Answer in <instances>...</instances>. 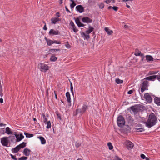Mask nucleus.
<instances>
[{"instance_id":"ddd939ff","label":"nucleus","mask_w":160,"mask_h":160,"mask_svg":"<svg viewBox=\"0 0 160 160\" xmlns=\"http://www.w3.org/2000/svg\"><path fill=\"white\" fill-rule=\"evenodd\" d=\"M126 143L127 146V148L128 149H131L133 148V145L131 142L129 141H127L126 142Z\"/></svg>"},{"instance_id":"4c0bfd02","label":"nucleus","mask_w":160,"mask_h":160,"mask_svg":"<svg viewBox=\"0 0 160 160\" xmlns=\"http://www.w3.org/2000/svg\"><path fill=\"white\" fill-rule=\"evenodd\" d=\"M81 145V143H80V142H77L75 143V146L76 147H78L80 146Z\"/></svg>"},{"instance_id":"603ef678","label":"nucleus","mask_w":160,"mask_h":160,"mask_svg":"<svg viewBox=\"0 0 160 160\" xmlns=\"http://www.w3.org/2000/svg\"><path fill=\"white\" fill-rule=\"evenodd\" d=\"M140 157L143 159H144L145 158H146L145 156L143 154H141Z\"/></svg>"},{"instance_id":"f257e3e1","label":"nucleus","mask_w":160,"mask_h":160,"mask_svg":"<svg viewBox=\"0 0 160 160\" xmlns=\"http://www.w3.org/2000/svg\"><path fill=\"white\" fill-rule=\"evenodd\" d=\"M157 121L156 116L154 113H152L149 115L147 121L145 122V123L147 127L150 128L156 124Z\"/></svg>"},{"instance_id":"79ce46f5","label":"nucleus","mask_w":160,"mask_h":160,"mask_svg":"<svg viewBox=\"0 0 160 160\" xmlns=\"http://www.w3.org/2000/svg\"><path fill=\"white\" fill-rule=\"evenodd\" d=\"M70 25L71 26V28L75 27L74 23L72 20H71L70 22Z\"/></svg>"},{"instance_id":"3c124183","label":"nucleus","mask_w":160,"mask_h":160,"mask_svg":"<svg viewBox=\"0 0 160 160\" xmlns=\"http://www.w3.org/2000/svg\"><path fill=\"white\" fill-rule=\"evenodd\" d=\"M115 160H122L119 157L117 156H115L114 158Z\"/></svg>"},{"instance_id":"ea45409f","label":"nucleus","mask_w":160,"mask_h":160,"mask_svg":"<svg viewBox=\"0 0 160 160\" xmlns=\"http://www.w3.org/2000/svg\"><path fill=\"white\" fill-rule=\"evenodd\" d=\"M53 44L55 43L56 44H59L61 43V42L60 41L58 40H53Z\"/></svg>"},{"instance_id":"f704fd0d","label":"nucleus","mask_w":160,"mask_h":160,"mask_svg":"<svg viewBox=\"0 0 160 160\" xmlns=\"http://www.w3.org/2000/svg\"><path fill=\"white\" fill-rule=\"evenodd\" d=\"M8 138H10V140L12 142H13L15 139V136H9Z\"/></svg>"},{"instance_id":"f3484780","label":"nucleus","mask_w":160,"mask_h":160,"mask_svg":"<svg viewBox=\"0 0 160 160\" xmlns=\"http://www.w3.org/2000/svg\"><path fill=\"white\" fill-rule=\"evenodd\" d=\"M66 95L67 97L68 102L69 103H70L71 101L70 95L69 92H67L66 93Z\"/></svg>"},{"instance_id":"473e14b6","label":"nucleus","mask_w":160,"mask_h":160,"mask_svg":"<svg viewBox=\"0 0 160 160\" xmlns=\"http://www.w3.org/2000/svg\"><path fill=\"white\" fill-rule=\"evenodd\" d=\"M111 2H112V3H114L115 2V0H106L104 2L107 4Z\"/></svg>"},{"instance_id":"4be33fe9","label":"nucleus","mask_w":160,"mask_h":160,"mask_svg":"<svg viewBox=\"0 0 160 160\" xmlns=\"http://www.w3.org/2000/svg\"><path fill=\"white\" fill-rule=\"evenodd\" d=\"M6 133L8 134H14V132L11 131L10 128L8 127L6 128Z\"/></svg>"},{"instance_id":"6e6d98bb","label":"nucleus","mask_w":160,"mask_h":160,"mask_svg":"<svg viewBox=\"0 0 160 160\" xmlns=\"http://www.w3.org/2000/svg\"><path fill=\"white\" fill-rule=\"evenodd\" d=\"M43 22L45 24V25L44 26V27L43 28V29L45 30H46L47 29V28L46 27V24L45 23V22Z\"/></svg>"},{"instance_id":"423d86ee","label":"nucleus","mask_w":160,"mask_h":160,"mask_svg":"<svg viewBox=\"0 0 160 160\" xmlns=\"http://www.w3.org/2000/svg\"><path fill=\"white\" fill-rule=\"evenodd\" d=\"M14 134L16 138V142H19L24 138V136L22 133H21L19 135L18 134H16V132H14Z\"/></svg>"},{"instance_id":"680f3d73","label":"nucleus","mask_w":160,"mask_h":160,"mask_svg":"<svg viewBox=\"0 0 160 160\" xmlns=\"http://www.w3.org/2000/svg\"><path fill=\"white\" fill-rule=\"evenodd\" d=\"M54 95H55V98L56 99H57V93H56V92L55 91H54Z\"/></svg>"},{"instance_id":"0eeeda50","label":"nucleus","mask_w":160,"mask_h":160,"mask_svg":"<svg viewBox=\"0 0 160 160\" xmlns=\"http://www.w3.org/2000/svg\"><path fill=\"white\" fill-rule=\"evenodd\" d=\"M144 98L145 99L146 101L148 103H151L152 99L150 95L148 93H145L144 96Z\"/></svg>"},{"instance_id":"cd10ccee","label":"nucleus","mask_w":160,"mask_h":160,"mask_svg":"<svg viewBox=\"0 0 160 160\" xmlns=\"http://www.w3.org/2000/svg\"><path fill=\"white\" fill-rule=\"evenodd\" d=\"M45 124H47V125L46 126V128L48 129L49 128L51 127V122L50 121H48L47 122H44Z\"/></svg>"},{"instance_id":"6e6552de","label":"nucleus","mask_w":160,"mask_h":160,"mask_svg":"<svg viewBox=\"0 0 160 160\" xmlns=\"http://www.w3.org/2000/svg\"><path fill=\"white\" fill-rule=\"evenodd\" d=\"M49 35H56L60 34V32L58 30H55L53 29H51L49 32Z\"/></svg>"},{"instance_id":"1a4fd4ad","label":"nucleus","mask_w":160,"mask_h":160,"mask_svg":"<svg viewBox=\"0 0 160 160\" xmlns=\"http://www.w3.org/2000/svg\"><path fill=\"white\" fill-rule=\"evenodd\" d=\"M82 21L86 23H90L92 22V20L88 17H84L82 19Z\"/></svg>"},{"instance_id":"f03ea898","label":"nucleus","mask_w":160,"mask_h":160,"mask_svg":"<svg viewBox=\"0 0 160 160\" xmlns=\"http://www.w3.org/2000/svg\"><path fill=\"white\" fill-rule=\"evenodd\" d=\"M117 123L118 126L120 127H122L125 125V122L122 116L120 115L118 117Z\"/></svg>"},{"instance_id":"2f4dec72","label":"nucleus","mask_w":160,"mask_h":160,"mask_svg":"<svg viewBox=\"0 0 160 160\" xmlns=\"http://www.w3.org/2000/svg\"><path fill=\"white\" fill-rule=\"evenodd\" d=\"M116 82L117 84H121L122 83L123 81L118 78L116 79Z\"/></svg>"},{"instance_id":"8fccbe9b","label":"nucleus","mask_w":160,"mask_h":160,"mask_svg":"<svg viewBox=\"0 0 160 160\" xmlns=\"http://www.w3.org/2000/svg\"><path fill=\"white\" fill-rule=\"evenodd\" d=\"M51 51H53L54 52L56 51H60V49H51Z\"/></svg>"},{"instance_id":"de8ad7c7","label":"nucleus","mask_w":160,"mask_h":160,"mask_svg":"<svg viewBox=\"0 0 160 160\" xmlns=\"http://www.w3.org/2000/svg\"><path fill=\"white\" fill-rule=\"evenodd\" d=\"M147 89H148V88L141 87V92H142V93L145 90H147Z\"/></svg>"},{"instance_id":"c85d7f7f","label":"nucleus","mask_w":160,"mask_h":160,"mask_svg":"<svg viewBox=\"0 0 160 160\" xmlns=\"http://www.w3.org/2000/svg\"><path fill=\"white\" fill-rule=\"evenodd\" d=\"M24 134L26 136L27 138H31L33 136V134L28 133L26 132H24Z\"/></svg>"},{"instance_id":"393cba45","label":"nucleus","mask_w":160,"mask_h":160,"mask_svg":"<svg viewBox=\"0 0 160 160\" xmlns=\"http://www.w3.org/2000/svg\"><path fill=\"white\" fill-rule=\"evenodd\" d=\"M148 82L147 81H144L142 82V87L148 88Z\"/></svg>"},{"instance_id":"bf43d9fd","label":"nucleus","mask_w":160,"mask_h":160,"mask_svg":"<svg viewBox=\"0 0 160 160\" xmlns=\"http://www.w3.org/2000/svg\"><path fill=\"white\" fill-rule=\"evenodd\" d=\"M65 8L66 11L67 12H68L69 13H70V11L68 10V8H67V7L66 6H65Z\"/></svg>"},{"instance_id":"a18cd8bd","label":"nucleus","mask_w":160,"mask_h":160,"mask_svg":"<svg viewBox=\"0 0 160 160\" xmlns=\"http://www.w3.org/2000/svg\"><path fill=\"white\" fill-rule=\"evenodd\" d=\"M104 6L103 3H101L99 5V8H100L102 9L104 8Z\"/></svg>"},{"instance_id":"c756f323","label":"nucleus","mask_w":160,"mask_h":160,"mask_svg":"<svg viewBox=\"0 0 160 160\" xmlns=\"http://www.w3.org/2000/svg\"><path fill=\"white\" fill-rule=\"evenodd\" d=\"M57 59V58L53 55H52L51 57L50 60L51 61L55 62Z\"/></svg>"},{"instance_id":"37998d69","label":"nucleus","mask_w":160,"mask_h":160,"mask_svg":"<svg viewBox=\"0 0 160 160\" xmlns=\"http://www.w3.org/2000/svg\"><path fill=\"white\" fill-rule=\"evenodd\" d=\"M71 28L72 29L74 32H77L78 31V30L75 27H73L72 28Z\"/></svg>"},{"instance_id":"39448f33","label":"nucleus","mask_w":160,"mask_h":160,"mask_svg":"<svg viewBox=\"0 0 160 160\" xmlns=\"http://www.w3.org/2000/svg\"><path fill=\"white\" fill-rule=\"evenodd\" d=\"M8 138L7 137H3L1 139V142L3 146H8L9 142Z\"/></svg>"},{"instance_id":"6ab92c4d","label":"nucleus","mask_w":160,"mask_h":160,"mask_svg":"<svg viewBox=\"0 0 160 160\" xmlns=\"http://www.w3.org/2000/svg\"><path fill=\"white\" fill-rule=\"evenodd\" d=\"M38 138L40 139L42 144H44L46 143V141L45 138L42 136L38 137Z\"/></svg>"},{"instance_id":"5fc2aeb1","label":"nucleus","mask_w":160,"mask_h":160,"mask_svg":"<svg viewBox=\"0 0 160 160\" xmlns=\"http://www.w3.org/2000/svg\"><path fill=\"white\" fill-rule=\"evenodd\" d=\"M133 92V90H130L128 92V93L129 94H132Z\"/></svg>"},{"instance_id":"e2e57ef3","label":"nucleus","mask_w":160,"mask_h":160,"mask_svg":"<svg viewBox=\"0 0 160 160\" xmlns=\"http://www.w3.org/2000/svg\"><path fill=\"white\" fill-rule=\"evenodd\" d=\"M57 117L59 118L60 120L61 119V117L60 115L58 114V113H57Z\"/></svg>"},{"instance_id":"412c9836","label":"nucleus","mask_w":160,"mask_h":160,"mask_svg":"<svg viewBox=\"0 0 160 160\" xmlns=\"http://www.w3.org/2000/svg\"><path fill=\"white\" fill-rule=\"evenodd\" d=\"M20 150V149L19 147L17 146L16 147L12 149V151L14 153H16L18 152Z\"/></svg>"},{"instance_id":"e433bc0d","label":"nucleus","mask_w":160,"mask_h":160,"mask_svg":"<svg viewBox=\"0 0 160 160\" xmlns=\"http://www.w3.org/2000/svg\"><path fill=\"white\" fill-rule=\"evenodd\" d=\"M136 129L137 131L139 132H142L144 131V128H136Z\"/></svg>"},{"instance_id":"7ed1b4c3","label":"nucleus","mask_w":160,"mask_h":160,"mask_svg":"<svg viewBox=\"0 0 160 160\" xmlns=\"http://www.w3.org/2000/svg\"><path fill=\"white\" fill-rule=\"evenodd\" d=\"M88 108V106L86 105H83L81 108L76 109V114L75 115H77L78 113H80L81 114H83L86 112Z\"/></svg>"},{"instance_id":"c9c22d12","label":"nucleus","mask_w":160,"mask_h":160,"mask_svg":"<svg viewBox=\"0 0 160 160\" xmlns=\"http://www.w3.org/2000/svg\"><path fill=\"white\" fill-rule=\"evenodd\" d=\"M28 158L27 157L23 156L19 158L18 160H26Z\"/></svg>"},{"instance_id":"72a5a7b5","label":"nucleus","mask_w":160,"mask_h":160,"mask_svg":"<svg viewBox=\"0 0 160 160\" xmlns=\"http://www.w3.org/2000/svg\"><path fill=\"white\" fill-rule=\"evenodd\" d=\"M108 145L109 147V149L110 150H112V149L113 147L112 146V143L111 142H109L108 143Z\"/></svg>"},{"instance_id":"9b49d317","label":"nucleus","mask_w":160,"mask_h":160,"mask_svg":"<svg viewBox=\"0 0 160 160\" xmlns=\"http://www.w3.org/2000/svg\"><path fill=\"white\" fill-rule=\"evenodd\" d=\"M31 150L28 148H25L23 151V153L26 156H28L30 154Z\"/></svg>"},{"instance_id":"c03bdc74","label":"nucleus","mask_w":160,"mask_h":160,"mask_svg":"<svg viewBox=\"0 0 160 160\" xmlns=\"http://www.w3.org/2000/svg\"><path fill=\"white\" fill-rule=\"evenodd\" d=\"M10 155L11 156V158L14 160H17V159L15 156H14L12 154H10Z\"/></svg>"},{"instance_id":"052dcab7","label":"nucleus","mask_w":160,"mask_h":160,"mask_svg":"<svg viewBox=\"0 0 160 160\" xmlns=\"http://www.w3.org/2000/svg\"><path fill=\"white\" fill-rule=\"evenodd\" d=\"M157 79L160 81V74L157 75Z\"/></svg>"},{"instance_id":"a878e982","label":"nucleus","mask_w":160,"mask_h":160,"mask_svg":"<svg viewBox=\"0 0 160 160\" xmlns=\"http://www.w3.org/2000/svg\"><path fill=\"white\" fill-rule=\"evenodd\" d=\"M26 143L25 142H23L22 143L20 144L19 145H18L20 149L22 148H23L26 146Z\"/></svg>"},{"instance_id":"4d7b16f0","label":"nucleus","mask_w":160,"mask_h":160,"mask_svg":"<svg viewBox=\"0 0 160 160\" xmlns=\"http://www.w3.org/2000/svg\"><path fill=\"white\" fill-rule=\"evenodd\" d=\"M3 95L2 90H0V96L1 97H2Z\"/></svg>"},{"instance_id":"2eb2a0df","label":"nucleus","mask_w":160,"mask_h":160,"mask_svg":"<svg viewBox=\"0 0 160 160\" xmlns=\"http://www.w3.org/2000/svg\"><path fill=\"white\" fill-rule=\"evenodd\" d=\"M134 55L136 56H141L143 57L144 54L143 53H141V52L139 51L138 49H136L134 53Z\"/></svg>"},{"instance_id":"0e129e2a","label":"nucleus","mask_w":160,"mask_h":160,"mask_svg":"<svg viewBox=\"0 0 160 160\" xmlns=\"http://www.w3.org/2000/svg\"><path fill=\"white\" fill-rule=\"evenodd\" d=\"M56 16H57L58 17H59L60 16L59 15V13L57 12L56 13Z\"/></svg>"},{"instance_id":"bb28decb","label":"nucleus","mask_w":160,"mask_h":160,"mask_svg":"<svg viewBox=\"0 0 160 160\" xmlns=\"http://www.w3.org/2000/svg\"><path fill=\"white\" fill-rule=\"evenodd\" d=\"M131 110L134 113H137L138 112V109L135 106H132L130 108Z\"/></svg>"},{"instance_id":"a19ab883","label":"nucleus","mask_w":160,"mask_h":160,"mask_svg":"<svg viewBox=\"0 0 160 160\" xmlns=\"http://www.w3.org/2000/svg\"><path fill=\"white\" fill-rule=\"evenodd\" d=\"M76 5V4L74 2H73L72 4H71L70 5V8L71 9H72Z\"/></svg>"},{"instance_id":"864d4df0","label":"nucleus","mask_w":160,"mask_h":160,"mask_svg":"<svg viewBox=\"0 0 160 160\" xmlns=\"http://www.w3.org/2000/svg\"><path fill=\"white\" fill-rule=\"evenodd\" d=\"M144 79H146L148 80H151V76H149L145 78Z\"/></svg>"},{"instance_id":"9d476101","label":"nucleus","mask_w":160,"mask_h":160,"mask_svg":"<svg viewBox=\"0 0 160 160\" xmlns=\"http://www.w3.org/2000/svg\"><path fill=\"white\" fill-rule=\"evenodd\" d=\"M77 11L80 13H82L84 11V8L81 5H78L76 7Z\"/></svg>"},{"instance_id":"5701e85b","label":"nucleus","mask_w":160,"mask_h":160,"mask_svg":"<svg viewBox=\"0 0 160 160\" xmlns=\"http://www.w3.org/2000/svg\"><path fill=\"white\" fill-rule=\"evenodd\" d=\"M104 29L108 35H112L113 33V31L109 29L108 28H105Z\"/></svg>"},{"instance_id":"a211bd4d","label":"nucleus","mask_w":160,"mask_h":160,"mask_svg":"<svg viewBox=\"0 0 160 160\" xmlns=\"http://www.w3.org/2000/svg\"><path fill=\"white\" fill-rule=\"evenodd\" d=\"M93 29L94 28H93L91 26H89V29L85 32L87 34L89 35V33L92 32Z\"/></svg>"},{"instance_id":"13d9d810","label":"nucleus","mask_w":160,"mask_h":160,"mask_svg":"<svg viewBox=\"0 0 160 160\" xmlns=\"http://www.w3.org/2000/svg\"><path fill=\"white\" fill-rule=\"evenodd\" d=\"M43 122H47V118H46V116H45L44 118H43Z\"/></svg>"},{"instance_id":"b1692460","label":"nucleus","mask_w":160,"mask_h":160,"mask_svg":"<svg viewBox=\"0 0 160 160\" xmlns=\"http://www.w3.org/2000/svg\"><path fill=\"white\" fill-rule=\"evenodd\" d=\"M45 39L46 40L47 44L48 46H51L52 44H53V40H52L50 39H47L46 38H45Z\"/></svg>"},{"instance_id":"09e8293b","label":"nucleus","mask_w":160,"mask_h":160,"mask_svg":"<svg viewBox=\"0 0 160 160\" xmlns=\"http://www.w3.org/2000/svg\"><path fill=\"white\" fill-rule=\"evenodd\" d=\"M65 46L68 48H70L71 47V46L69 44L68 42H67V44H65Z\"/></svg>"},{"instance_id":"774afa93","label":"nucleus","mask_w":160,"mask_h":160,"mask_svg":"<svg viewBox=\"0 0 160 160\" xmlns=\"http://www.w3.org/2000/svg\"><path fill=\"white\" fill-rule=\"evenodd\" d=\"M145 159H146V160H149L150 159V158L147 157H146V158H145Z\"/></svg>"},{"instance_id":"7c9ffc66","label":"nucleus","mask_w":160,"mask_h":160,"mask_svg":"<svg viewBox=\"0 0 160 160\" xmlns=\"http://www.w3.org/2000/svg\"><path fill=\"white\" fill-rule=\"evenodd\" d=\"M75 22L77 25L79 27V25L81 24V23L79 19L78 18H77L75 19Z\"/></svg>"},{"instance_id":"338daca9","label":"nucleus","mask_w":160,"mask_h":160,"mask_svg":"<svg viewBox=\"0 0 160 160\" xmlns=\"http://www.w3.org/2000/svg\"><path fill=\"white\" fill-rule=\"evenodd\" d=\"M6 125L5 124H3V123H0V127H2L3 126H5Z\"/></svg>"},{"instance_id":"aec40b11","label":"nucleus","mask_w":160,"mask_h":160,"mask_svg":"<svg viewBox=\"0 0 160 160\" xmlns=\"http://www.w3.org/2000/svg\"><path fill=\"white\" fill-rule=\"evenodd\" d=\"M155 103L158 105L160 106V98L156 97L154 98Z\"/></svg>"},{"instance_id":"69168bd1","label":"nucleus","mask_w":160,"mask_h":160,"mask_svg":"<svg viewBox=\"0 0 160 160\" xmlns=\"http://www.w3.org/2000/svg\"><path fill=\"white\" fill-rule=\"evenodd\" d=\"M0 102L1 103H2L3 102V99L2 98L0 99Z\"/></svg>"},{"instance_id":"f8f14e48","label":"nucleus","mask_w":160,"mask_h":160,"mask_svg":"<svg viewBox=\"0 0 160 160\" xmlns=\"http://www.w3.org/2000/svg\"><path fill=\"white\" fill-rule=\"evenodd\" d=\"M82 37L84 40H88L90 38V36L89 35L87 34L86 33L82 32L81 33Z\"/></svg>"},{"instance_id":"58836bf2","label":"nucleus","mask_w":160,"mask_h":160,"mask_svg":"<svg viewBox=\"0 0 160 160\" xmlns=\"http://www.w3.org/2000/svg\"><path fill=\"white\" fill-rule=\"evenodd\" d=\"M151 80H154L155 78H157V75L150 76Z\"/></svg>"},{"instance_id":"49530a36","label":"nucleus","mask_w":160,"mask_h":160,"mask_svg":"<svg viewBox=\"0 0 160 160\" xmlns=\"http://www.w3.org/2000/svg\"><path fill=\"white\" fill-rule=\"evenodd\" d=\"M112 8L115 11H117L118 9L119 8L117 6H113L112 7Z\"/></svg>"},{"instance_id":"dca6fc26","label":"nucleus","mask_w":160,"mask_h":160,"mask_svg":"<svg viewBox=\"0 0 160 160\" xmlns=\"http://www.w3.org/2000/svg\"><path fill=\"white\" fill-rule=\"evenodd\" d=\"M146 59L148 62L153 61V58L151 55H146Z\"/></svg>"},{"instance_id":"20e7f679","label":"nucleus","mask_w":160,"mask_h":160,"mask_svg":"<svg viewBox=\"0 0 160 160\" xmlns=\"http://www.w3.org/2000/svg\"><path fill=\"white\" fill-rule=\"evenodd\" d=\"M38 68L40 71L42 72H46L48 70V66L43 63H40L38 65Z\"/></svg>"},{"instance_id":"4468645a","label":"nucleus","mask_w":160,"mask_h":160,"mask_svg":"<svg viewBox=\"0 0 160 160\" xmlns=\"http://www.w3.org/2000/svg\"><path fill=\"white\" fill-rule=\"evenodd\" d=\"M51 23L53 24H55L60 20L58 18H54L51 19Z\"/></svg>"}]
</instances>
